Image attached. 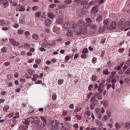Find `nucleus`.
<instances>
[{
	"label": "nucleus",
	"instance_id": "423d86ee",
	"mask_svg": "<svg viewBox=\"0 0 130 130\" xmlns=\"http://www.w3.org/2000/svg\"><path fill=\"white\" fill-rule=\"evenodd\" d=\"M80 4L81 5L83 6L84 7H85L86 8H88L90 6L88 2L85 1H84L82 2H81Z\"/></svg>",
	"mask_w": 130,
	"mask_h": 130
},
{
	"label": "nucleus",
	"instance_id": "9d476101",
	"mask_svg": "<svg viewBox=\"0 0 130 130\" xmlns=\"http://www.w3.org/2000/svg\"><path fill=\"white\" fill-rule=\"evenodd\" d=\"M0 25L2 26L7 27L9 26L8 23H7L5 21L3 20L0 21Z\"/></svg>",
	"mask_w": 130,
	"mask_h": 130
},
{
	"label": "nucleus",
	"instance_id": "052dcab7",
	"mask_svg": "<svg viewBox=\"0 0 130 130\" xmlns=\"http://www.w3.org/2000/svg\"><path fill=\"white\" fill-rule=\"evenodd\" d=\"M56 95L55 94H53L52 96V99L53 100H55L56 99Z\"/></svg>",
	"mask_w": 130,
	"mask_h": 130
},
{
	"label": "nucleus",
	"instance_id": "7c9ffc66",
	"mask_svg": "<svg viewBox=\"0 0 130 130\" xmlns=\"http://www.w3.org/2000/svg\"><path fill=\"white\" fill-rule=\"evenodd\" d=\"M130 25V23L129 22L126 21L124 23V28L127 27Z\"/></svg>",
	"mask_w": 130,
	"mask_h": 130
},
{
	"label": "nucleus",
	"instance_id": "de8ad7c7",
	"mask_svg": "<svg viewBox=\"0 0 130 130\" xmlns=\"http://www.w3.org/2000/svg\"><path fill=\"white\" fill-rule=\"evenodd\" d=\"M95 105L90 103V109L92 110H93L95 108Z\"/></svg>",
	"mask_w": 130,
	"mask_h": 130
},
{
	"label": "nucleus",
	"instance_id": "4468645a",
	"mask_svg": "<svg viewBox=\"0 0 130 130\" xmlns=\"http://www.w3.org/2000/svg\"><path fill=\"white\" fill-rule=\"evenodd\" d=\"M58 123L59 122L57 121H52L51 124L53 126L55 127L54 128H56Z\"/></svg>",
	"mask_w": 130,
	"mask_h": 130
},
{
	"label": "nucleus",
	"instance_id": "4be33fe9",
	"mask_svg": "<svg viewBox=\"0 0 130 130\" xmlns=\"http://www.w3.org/2000/svg\"><path fill=\"white\" fill-rule=\"evenodd\" d=\"M104 1V0H95V2L96 4H101Z\"/></svg>",
	"mask_w": 130,
	"mask_h": 130
},
{
	"label": "nucleus",
	"instance_id": "4d7b16f0",
	"mask_svg": "<svg viewBox=\"0 0 130 130\" xmlns=\"http://www.w3.org/2000/svg\"><path fill=\"white\" fill-rule=\"evenodd\" d=\"M96 58L95 57H94L92 59V62L93 63H95L96 62Z\"/></svg>",
	"mask_w": 130,
	"mask_h": 130
},
{
	"label": "nucleus",
	"instance_id": "c9c22d12",
	"mask_svg": "<svg viewBox=\"0 0 130 130\" xmlns=\"http://www.w3.org/2000/svg\"><path fill=\"white\" fill-rule=\"evenodd\" d=\"M64 3L66 5H69L71 3L72 1L71 0H66Z\"/></svg>",
	"mask_w": 130,
	"mask_h": 130
},
{
	"label": "nucleus",
	"instance_id": "864d4df0",
	"mask_svg": "<svg viewBox=\"0 0 130 130\" xmlns=\"http://www.w3.org/2000/svg\"><path fill=\"white\" fill-rule=\"evenodd\" d=\"M56 4H52L50 5L49 7H50L51 8H53L55 7L56 6Z\"/></svg>",
	"mask_w": 130,
	"mask_h": 130
},
{
	"label": "nucleus",
	"instance_id": "20e7f679",
	"mask_svg": "<svg viewBox=\"0 0 130 130\" xmlns=\"http://www.w3.org/2000/svg\"><path fill=\"white\" fill-rule=\"evenodd\" d=\"M125 21V20L123 19H122L120 20L118 26L120 28H124Z\"/></svg>",
	"mask_w": 130,
	"mask_h": 130
},
{
	"label": "nucleus",
	"instance_id": "c85d7f7f",
	"mask_svg": "<svg viewBox=\"0 0 130 130\" xmlns=\"http://www.w3.org/2000/svg\"><path fill=\"white\" fill-rule=\"evenodd\" d=\"M27 71L29 73L30 75H32L34 72V71L32 70L31 69H29L27 70Z\"/></svg>",
	"mask_w": 130,
	"mask_h": 130
},
{
	"label": "nucleus",
	"instance_id": "473e14b6",
	"mask_svg": "<svg viewBox=\"0 0 130 130\" xmlns=\"http://www.w3.org/2000/svg\"><path fill=\"white\" fill-rule=\"evenodd\" d=\"M19 23L20 24H23L25 23V20L24 19H21L19 20Z\"/></svg>",
	"mask_w": 130,
	"mask_h": 130
},
{
	"label": "nucleus",
	"instance_id": "69168bd1",
	"mask_svg": "<svg viewBox=\"0 0 130 130\" xmlns=\"http://www.w3.org/2000/svg\"><path fill=\"white\" fill-rule=\"evenodd\" d=\"M42 83V81L41 80H38L35 82L36 84H41Z\"/></svg>",
	"mask_w": 130,
	"mask_h": 130
},
{
	"label": "nucleus",
	"instance_id": "dca6fc26",
	"mask_svg": "<svg viewBox=\"0 0 130 130\" xmlns=\"http://www.w3.org/2000/svg\"><path fill=\"white\" fill-rule=\"evenodd\" d=\"M98 10V8L96 6L93 7L92 9L91 12L93 13H96Z\"/></svg>",
	"mask_w": 130,
	"mask_h": 130
},
{
	"label": "nucleus",
	"instance_id": "37998d69",
	"mask_svg": "<svg viewBox=\"0 0 130 130\" xmlns=\"http://www.w3.org/2000/svg\"><path fill=\"white\" fill-rule=\"evenodd\" d=\"M64 82V80L63 79H59L58 81V85H61L62 84L63 82Z\"/></svg>",
	"mask_w": 130,
	"mask_h": 130
},
{
	"label": "nucleus",
	"instance_id": "6e6d98bb",
	"mask_svg": "<svg viewBox=\"0 0 130 130\" xmlns=\"http://www.w3.org/2000/svg\"><path fill=\"white\" fill-rule=\"evenodd\" d=\"M20 128L21 130H27V127L26 126L25 127H21Z\"/></svg>",
	"mask_w": 130,
	"mask_h": 130
},
{
	"label": "nucleus",
	"instance_id": "bf43d9fd",
	"mask_svg": "<svg viewBox=\"0 0 130 130\" xmlns=\"http://www.w3.org/2000/svg\"><path fill=\"white\" fill-rule=\"evenodd\" d=\"M124 72L125 74H127L130 73V68H128L127 70Z\"/></svg>",
	"mask_w": 130,
	"mask_h": 130
},
{
	"label": "nucleus",
	"instance_id": "6ab92c4d",
	"mask_svg": "<svg viewBox=\"0 0 130 130\" xmlns=\"http://www.w3.org/2000/svg\"><path fill=\"white\" fill-rule=\"evenodd\" d=\"M64 125L62 123H60L59 122L58 123L56 128H57L58 129H61V128L62 127H63V126Z\"/></svg>",
	"mask_w": 130,
	"mask_h": 130
},
{
	"label": "nucleus",
	"instance_id": "f03ea898",
	"mask_svg": "<svg viewBox=\"0 0 130 130\" xmlns=\"http://www.w3.org/2000/svg\"><path fill=\"white\" fill-rule=\"evenodd\" d=\"M25 9V8L24 6H22L21 4H19L17 7L16 10L17 11L22 12L24 11Z\"/></svg>",
	"mask_w": 130,
	"mask_h": 130
},
{
	"label": "nucleus",
	"instance_id": "680f3d73",
	"mask_svg": "<svg viewBox=\"0 0 130 130\" xmlns=\"http://www.w3.org/2000/svg\"><path fill=\"white\" fill-rule=\"evenodd\" d=\"M121 76H116V78L117 80H120L121 78Z\"/></svg>",
	"mask_w": 130,
	"mask_h": 130
},
{
	"label": "nucleus",
	"instance_id": "1a4fd4ad",
	"mask_svg": "<svg viewBox=\"0 0 130 130\" xmlns=\"http://www.w3.org/2000/svg\"><path fill=\"white\" fill-rule=\"evenodd\" d=\"M93 96H95V99L97 98L99 100H101L102 99V94L100 92H96L95 93Z\"/></svg>",
	"mask_w": 130,
	"mask_h": 130
},
{
	"label": "nucleus",
	"instance_id": "2f4dec72",
	"mask_svg": "<svg viewBox=\"0 0 130 130\" xmlns=\"http://www.w3.org/2000/svg\"><path fill=\"white\" fill-rule=\"evenodd\" d=\"M115 127L117 129H119L121 128V125L118 123H117L115 124Z\"/></svg>",
	"mask_w": 130,
	"mask_h": 130
},
{
	"label": "nucleus",
	"instance_id": "ddd939ff",
	"mask_svg": "<svg viewBox=\"0 0 130 130\" xmlns=\"http://www.w3.org/2000/svg\"><path fill=\"white\" fill-rule=\"evenodd\" d=\"M11 44H12L13 46H18L20 44L19 43L17 42H16L14 40L11 39L10 40Z\"/></svg>",
	"mask_w": 130,
	"mask_h": 130
},
{
	"label": "nucleus",
	"instance_id": "5701e85b",
	"mask_svg": "<svg viewBox=\"0 0 130 130\" xmlns=\"http://www.w3.org/2000/svg\"><path fill=\"white\" fill-rule=\"evenodd\" d=\"M70 26V24L68 22H66L64 25V27L66 29L68 28Z\"/></svg>",
	"mask_w": 130,
	"mask_h": 130
},
{
	"label": "nucleus",
	"instance_id": "13d9d810",
	"mask_svg": "<svg viewBox=\"0 0 130 130\" xmlns=\"http://www.w3.org/2000/svg\"><path fill=\"white\" fill-rule=\"evenodd\" d=\"M93 93L91 92L88 94L87 95V98L88 99H90L91 97V95Z\"/></svg>",
	"mask_w": 130,
	"mask_h": 130
},
{
	"label": "nucleus",
	"instance_id": "8fccbe9b",
	"mask_svg": "<svg viewBox=\"0 0 130 130\" xmlns=\"http://www.w3.org/2000/svg\"><path fill=\"white\" fill-rule=\"evenodd\" d=\"M104 28H105V26H103V29H102L101 27L99 28V31L100 32H102L103 31V30H105Z\"/></svg>",
	"mask_w": 130,
	"mask_h": 130
},
{
	"label": "nucleus",
	"instance_id": "f704fd0d",
	"mask_svg": "<svg viewBox=\"0 0 130 130\" xmlns=\"http://www.w3.org/2000/svg\"><path fill=\"white\" fill-rule=\"evenodd\" d=\"M47 15L48 17L51 19H52L54 18V15L51 13L49 12L48 13Z\"/></svg>",
	"mask_w": 130,
	"mask_h": 130
},
{
	"label": "nucleus",
	"instance_id": "603ef678",
	"mask_svg": "<svg viewBox=\"0 0 130 130\" xmlns=\"http://www.w3.org/2000/svg\"><path fill=\"white\" fill-rule=\"evenodd\" d=\"M38 7L37 6H35L32 7V9L34 11H36L38 9Z\"/></svg>",
	"mask_w": 130,
	"mask_h": 130
},
{
	"label": "nucleus",
	"instance_id": "e433bc0d",
	"mask_svg": "<svg viewBox=\"0 0 130 130\" xmlns=\"http://www.w3.org/2000/svg\"><path fill=\"white\" fill-rule=\"evenodd\" d=\"M98 79V77L94 75L92 76V81H95Z\"/></svg>",
	"mask_w": 130,
	"mask_h": 130
},
{
	"label": "nucleus",
	"instance_id": "49530a36",
	"mask_svg": "<svg viewBox=\"0 0 130 130\" xmlns=\"http://www.w3.org/2000/svg\"><path fill=\"white\" fill-rule=\"evenodd\" d=\"M24 31L23 30H18V34L22 35L23 34Z\"/></svg>",
	"mask_w": 130,
	"mask_h": 130
},
{
	"label": "nucleus",
	"instance_id": "79ce46f5",
	"mask_svg": "<svg viewBox=\"0 0 130 130\" xmlns=\"http://www.w3.org/2000/svg\"><path fill=\"white\" fill-rule=\"evenodd\" d=\"M24 46L25 48L27 50L29 49L30 47V46L27 44H25Z\"/></svg>",
	"mask_w": 130,
	"mask_h": 130
},
{
	"label": "nucleus",
	"instance_id": "393cba45",
	"mask_svg": "<svg viewBox=\"0 0 130 130\" xmlns=\"http://www.w3.org/2000/svg\"><path fill=\"white\" fill-rule=\"evenodd\" d=\"M57 22L60 24H62L63 23V20L61 18H59L57 20Z\"/></svg>",
	"mask_w": 130,
	"mask_h": 130
},
{
	"label": "nucleus",
	"instance_id": "cd10ccee",
	"mask_svg": "<svg viewBox=\"0 0 130 130\" xmlns=\"http://www.w3.org/2000/svg\"><path fill=\"white\" fill-rule=\"evenodd\" d=\"M9 108V107L8 105L5 106L3 108V111L5 112H6L8 110Z\"/></svg>",
	"mask_w": 130,
	"mask_h": 130
},
{
	"label": "nucleus",
	"instance_id": "0eeeda50",
	"mask_svg": "<svg viewBox=\"0 0 130 130\" xmlns=\"http://www.w3.org/2000/svg\"><path fill=\"white\" fill-rule=\"evenodd\" d=\"M90 101V103L95 105H97L98 104V101L97 100H96L95 96L92 97Z\"/></svg>",
	"mask_w": 130,
	"mask_h": 130
},
{
	"label": "nucleus",
	"instance_id": "a211bd4d",
	"mask_svg": "<svg viewBox=\"0 0 130 130\" xmlns=\"http://www.w3.org/2000/svg\"><path fill=\"white\" fill-rule=\"evenodd\" d=\"M38 35L36 34H33L32 36V38L35 40H37L39 38Z\"/></svg>",
	"mask_w": 130,
	"mask_h": 130
},
{
	"label": "nucleus",
	"instance_id": "6e6552de",
	"mask_svg": "<svg viewBox=\"0 0 130 130\" xmlns=\"http://www.w3.org/2000/svg\"><path fill=\"white\" fill-rule=\"evenodd\" d=\"M103 87L104 85L102 83H100L99 85L98 88V91L101 93L104 90L103 89Z\"/></svg>",
	"mask_w": 130,
	"mask_h": 130
},
{
	"label": "nucleus",
	"instance_id": "412c9836",
	"mask_svg": "<svg viewBox=\"0 0 130 130\" xmlns=\"http://www.w3.org/2000/svg\"><path fill=\"white\" fill-rule=\"evenodd\" d=\"M102 14L101 13L99 15L98 17L96 19V21L97 22H99L101 21L102 18Z\"/></svg>",
	"mask_w": 130,
	"mask_h": 130
},
{
	"label": "nucleus",
	"instance_id": "39448f33",
	"mask_svg": "<svg viewBox=\"0 0 130 130\" xmlns=\"http://www.w3.org/2000/svg\"><path fill=\"white\" fill-rule=\"evenodd\" d=\"M77 25L75 23H73L72 24L71 26L69 29L70 30L72 33L74 32L75 30V29L77 28Z\"/></svg>",
	"mask_w": 130,
	"mask_h": 130
},
{
	"label": "nucleus",
	"instance_id": "0e129e2a",
	"mask_svg": "<svg viewBox=\"0 0 130 130\" xmlns=\"http://www.w3.org/2000/svg\"><path fill=\"white\" fill-rule=\"evenodd\" d=\"M103 106L104 107H105V108H107L108 106V105L107 103H103Z\"/></svg>",
	"mask_w": 130,
	"mask_h": 130
},
{
	"label": "nucleus",
	"instance_id": "2eb2a0df",
	"mask_svg": "<svg viewBox=\"0 0 130 130\" xmlns=\"http://www.w3.org/2000/svg\"><path fill=\"white\" fill-rule=\"evenodd\" d=\"M33 121L35 123L37 124H39L40 123V119L36 116L34 118Z\"/></svg>",
	"mask_w": 130,
	"mask_h": 130
},
{
	"label": "nucleus",
	"instance_id": "7ed1b4c3",
	"mask_svg": "<svg viewBox=\"0 0 130 130\" xmlns=\"http://www.w3.org/2000/svg\"><path fill=\"white\" fill-rule=\"evenodd\" d=\"M116 27L117 25L116 22L113 21L110 25V26H109L108 28H109L111 30H114L116 29Z\"/></svg>",
	"mask_w": 130,
	"mask_h": 130
},
{
	"label": "nucleus",
	"instance_id": "3c124183",
	"mask_svg": "<svg viewBox=\"0 0 130 130\" xmlns=\"http://www.w3.org/2000/svg\"><path fill=\"white\" fill-rule=\"evenodd\" d=\"M125 71L123 70L122 71V70L118 72V73L120 75H122L123 74L124 72L125 73Z\"/></svg>",
	"mask_w": 130,
	"mask_h": 130
},
{
	"label": "nucleus",
	"instance_id": "c756f323",
	"mask_svg": "<svg viewBox=\"0 0 130 130\" xmlns=\"http://www.w3.org/2000/svg\"><path fill=\"white\" fill-rule=\"evenodd\" d=\"M125 127L126 128L129 129L130 128V123H126L125 124Z\"/></svg>",
	"mask_w": 130,
	"mask_h": 130
},
{
	"label": "nucleus",
	"instance_id": "f3484780",
	"mask_svg": "<svg viewBox=\"0 0 130 130\" xmlns=\"http://www.w3.org/2000/svg\"><path fill=\"white\" fill-rule=\"evenodd\" d=\"M45 23L46 26H49L51 23V21L50 19H47L46 20Z\"/></svg>",
	"mask_w": 130,
	"mask_h": 130
},
{
	"label": "nucleus",
	"instance_id": "a18cd8bd",
	"mask_svg": "<svg viewBox=\"0 0 130 130\" xmlns=\"http://www.w3.org/2000/svg\"><path fill=\"white\" fill-rule=\"evenodd\" d=\"M41 14V13L40 12H36L35 14V15L36 17H39L40 16Z\"/></svg>",
	"mask_w": 130,
	"mask_h": 130
},
{
	"label": "nucleus",
	"instance_id": "4c0bfd02",
	"mask_svg": "<svg viewBox=\"0 0 130 130\" xmlns=\"http://www.w3.org/2000/svg\"><path fill=\"white\" fill-rule=\"evenodd\" d=\"M43 44L45 46H49L51 45V44L49 42L47 41H45L44 42Z\"/></svg>",
	"mask_w": 130,
	"mask_h": 130
},
{
	"label": "nucleus",
	"instance_id": "9b49d317",
	"mask_svg": "<svg viewBox=\"0 0 130 130\" xmlns=\"http://www.w3.org/2000/svg\"><path fill=\"white\" fill-rule=\"evenodd\" d=\"M86 23L85 24V25L86 27H88L91 25L92 22L91 19L89 18L86 19Z\"/></svg>",
	"mask_w": 130,
	"mask_h": 130
},
{
	"label": "nucleus",
	"instance_id": "aec40b11",
	"mask_svg": "<svg viewBox=\"0 0 130 130\" xmlns=\"http://www.w3.org/2000/svg\"><path fill=\"white\" fill-rule=\"evenodd\" d=\"M86 33V32L85 29H82L80 30L79 32H77V35L80 34H85Z\"/></svg>",
	"mask_w": 130,
	"mask_h": 130
},
{
	"label": "nucleus",
	"instance_id": "ea45409f",
	"mask_svg": "<svg viewBox=\"0 0 130 130\" xmlns=\"http://www.w3.org/2000/svg\"><path fill=\"white\" fill-rule=\"evenodd\" d=\"M7 51V49L6 47H4L1 49V52L2 53H5Z\"/></svg>",
	"mask_w": 130,
	"mask_h": 130
},
{
	"label": "nucleus",
	"instance_id": "58836bf2",
	"mask_svg": "<svg viewBox=\"0 0 130 130\" xmlns=\"http://www.w3.org/2000/svg\"><path fill=\"white\" fill-rule=\"evenodd\" d=\"M40 118L42 122L45 123H46V119L45 117H41Z\"/></svg>",
	"mask_w": 130,
	"mask_h": 130
},
{
	"label": "nucleus",
	"instance_id": "a878e982",
	"mask_svg": "<svg viewBox=\"0 0 130 130\" xmlns=\"http://www.w3.org/2000/svg\"><path fill=\"white\" fill-rule=\"evenodd\" d=\"M108 119V116L107 115H105L102 117V121H106Z\"/></svg>",
	"mask_w": 130,
	"mask_h": 130
},
{
	"label": "nucleus",
	"instance_id": "09e8293b",
	"mask_svg": "<svg viewBox=\"0 0 130 130\" xmlns=\"http://www.w3.org/2000/svg\"><path fill=\"white\" fill-rule=\"evenodd\" d=\"M88 50L87 48H85L83 50L82 52L83 54H86L88 53Z\"/></svg>",
	"mask_w": 130,
	"mask_h": 130
},
{
	"label": "nucleus",
	"instance_id": "a19ab883",
	"mask_svg": "<svg viewBox=\"0 0 130 130\" xmlns=\"http://www.w3.org/2000/svg\"><path fill=\"white\" fill-rule=\"evenodd\" d=\"M35 62L37 64H39L41 63V60L40 59H38L35 60Z\"/></svg>",
	"mask_w": 130,
	"mask_h": 130
},
{
	"label": "nucleus",
	"instance_id": "774afa93",
	"mask_svg": "<svg viewBox=\"0 0 130 130\" xmlns=\"http://www.w3.org/2000/svg\"><path fill=\"white\" fill-rule=\"evenodd\" d=\"M24 34H25V35L26 36H28V35H29V31H25V32Z\"/></svg>",
	"mask_w": 130,
	"mask_h": 130
},
{
	"label": "nucleus",
	"instance_id": "bb28decb",
	"mask_svg": "<svg viewBox=\"0 0 130 130\" xmlns=\"http://www.w3.org/2000/svg\"><path fill=\"white\" fill-rule=\"evenodd\" d=\"M84 21L82 20H80L78 22V25L79 26H81L84 24Z\"/></svg>",
	"mask_w": 130,
	"mask_h": 130
},
{
	"label": "nucleus",
	"instance_id": "b1692460",
	"mask_svg": "<svg viewBox=\"0 0 130 130\" xmlns=\"http://www.w3.org/2000/svg\"><path fill=\"white\" fill-rule=\"evenodd\" d=\"M27 119L28 120V122H29V124L33 122L34 118L32 117H29L27 118Z\"/></svg>",
	"mask_w": 130,
	"mask_h": 130
},
{
	"label": "nucleus",
	"instance_id": "e2e57ef3",
	"mask_svg": "<svg viewBox=\"0 0 130 130\" xmlns=\"http://www.w3.org/2000/svg\"><path fill=\"white\" fill-rule=\"evenodd\" d=\"M124 51V48H122L118 50V52L120 53H122Z\"/></svg>",
	"mask_w": 130,
	"mask_h": 130
},
{
	"label": "nucleus",
	"instance_id": "f8f14e48",
	"mask_svg": "<svg viewBox=\"0 0 130 130\" xmlns=\"http://www.w3.org/2000/svg\"><path fill=\"white\" fill-rule=\"evenodd\" d=\"M130 65V61H127L124 64V66L123 67V70H125L126 69L127 67Z\"/></svg>",
	"mask_w": 130,
	"mask_h": 130
},
{
	"label": "nucleus",
	"instance_id": "c03bdc74",
	"mask_svg": "<svg viewBox=\"0 0 130 130\" xmlns=\"http://www.w3.org/2000/svg\"><path fill=\"white\" fill-rule=\"evenodd\" d=\"M103 74L104 75H108L109 74H108V71L107 69H105L103 71Z\"/></svg>",
	"mask_w": 130,
	"mask_h": 130
},
{
	"label": "nucleus",
	"instance_id": "5fc2aeb1",
	"mask_svg": "<svg viewBox=\"0 0 130 130\" xmlns=\"http://www.w3.org/2000/svg\"><path fill=\"white\" fill-rule=\"evenodd\" d=\"M93 87V86L92 84H90L88 86V90L90 91L91 90V88Z\"/></svg>",
	"mask_w": 130,
	"mask_h": 130
},
{
	"label": "nucleus",
	"instance_id": "f257e3e1",
	"mask_svg": "<svg viewBox=\"0 0 130 130\" xmlns=\"http://www.w3.org/2000/svg\"><path fill=\"white\" fill-rule=\"evenodd\" d=\"M112 22V20L110 19H107L104 21L103 24L107 28H108Z\"/></svg>",
	"mask_w": 130,
	"mask_h": 130
},
{
	"label": "nucleus",
	"instance_id": "72a5a7b5",
	"mask_svg": "<svg viewBox=\"0 0 130 130\" xmlns=\"http://www.w3.org/2000/svg\"><path fill=\"white\" fill-rule=\"evenodd\" d=\"M28 120L27 119L23 120V123L24 124L29 125V122H28Z\"/></svg>",
	"mask_w": 130,
	"mask_h": 130
},
{
	"label": "nucleus",
	"instance_id": "338daca9",
	"mask_svg": "<svg viewBox=\"0 0 130 130\" xmlns=\"http://www.w3.org/2000/svg\"><path fill=\"white\" fill-rule=\"evenodd\" d=\"M65 119L66 121H69L71 120V118L69 117H67Z\"/></svg>",
	"mask_w": 130,
	"mask_h": 130
}]
</instances>
